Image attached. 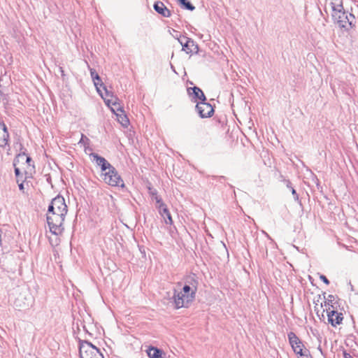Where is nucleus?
<instances>
[{"mask_svg":"<svg viewBox=\"0 0 358 358\" xmlns=\"http://www.w3.org/2000/svg\"><path fill=\"white\" fill-rule=\"evenodd\" d=\"M198 281L192 275H188L185 279V285L180 292L173 289V295L171 297L174 308H188L195 300L197 291Z\"/></svg>","mask_w":358,"mask_h":358,"instance_id":"obj_1","label":"nucleus"},{"mask_svg":"<svg viewBox=\"0 0 358 358\" xmlns=\"http://www.w3.org/2000/svg\"><path fill=\"white\" fill-rule=\"evenodd\" d=\"M329 5L332 10V19L341 28L349 30L355 27V17L353 14L349 13L344 10L342 0L338 3L330 0Z\"/></svg>","mask_w":358,"mask_h":358,"instance_id":"obj_2","label":"nucleus"},{"mask_svg":"<svg viewBox=\"0 0 358 358\" xmlns=\"http://www.w3.org/2000/svg\"><path fill=\"white\" fill-rule=\"evenodd\" d=\"M66 215H62L59 213L47 211L46 220L50 231L55 234H61L64 229V222Z\"/></svg>","mask_w":358,"mask_h":358,"instance_id":"obj_3","label":"nucleus"},{"mask_svg":"<svg viewBox=\"0 0 358 358\" xmlns=\"http://www.w3.org/2000/svg\"><path fill=\"white\" fill-rule=\"evenodd\" d=\"M80 358H104L100 350L92 343L87 341H79Z\"/></svg>","mask_w":358,"mask_h":358,"instance_id":"obj_4","label":"nucleus"},{"mask_svg":"<svg viewBox=\"0 0 358 358\" xmlns=\"http://www.w3.org/2000/svg\"><path fill=\"white\" fill-rule=\"evenodd\" d=\"M287 337L294 353L303 357H312L308 349L303 350L304 345L295 333L290 331L288 333Z\"/></svg>","mask_w":358,"mask_h":358,"instance_id":"obj_5","label":"nucleus"},{"mask_svg":"<svg viewBox=\"0 0 358 358\" xmlns=\"http://www.w3.org/2000/svg\"><path fill=\"white\" fill-rule=\"evenodd\" d=\"M103 180L106 183L114 187H125L124 182L115 167L112 166L102 173Z\"/></svg>","mask_w":358,"mask_h":358,"instance_id":"obj_6","label":"nucleus"},{"mask_svg":"<svg viewBox=\"0 0 358 358\" xmlns=\"http://www.w3.org/2000/svg\"><path fill=\"white\" fill-rule=\"evenodd\" d=\"M48 211L59 213L62 215H66L68 212V207L65 203L64 198L61 195H57L52 199L48 208Z\"/></svg>","mask_w":358,"mask_h":358,"instance_id":"obj_7","label":"nucleus"},{"mask_svg":"<svg viewBox=\"0 0 358 358\" xmlns=\"http://www.w3.org/2000/svg\"><path fill=\"white\" fill-rule=\"evenodd\" d=\"M195 110L201 118L210 117L214 114V108L212 105L206 101L197 102Z\"/></svg>","mask_w":358,"mask_h":358,"instance_id":"obj_8","label":"nucleus"},{"mask_svg":"<svg viewBox=\"0 0 358 358\" xmlns=\"http://www.w3.org/2000/svg\"><path fill=\"white\" fill-rule=\"evenodd\" d=\"M187 91L188 95L192 97V101L194 103H197L198 100H200V101H206L207 100L204 93L199 87H188Z\"/></svg>","mask_w":358,"mask_h":358,"instance_id":"obj_9","label":"nucleus"},{"mask_svg":"<svg viewBox=\"0 0 358 358\" xmlns=\"http://www.w3.org/2000/svg\"><path fill=\"white\" fill-rule=\"evenodd\" d=\"M32 298L29 294L28 296L20 294L14 301V306L20 309L28 308L31 305Z\"/></svg>","mask_w":358,"mask_h":358,"instance_id":"obj_10","label":"nucleus"},{"mask_svg":"<svg viewBox=\"0 0 358 358\" xmlns=\"http://www.w3.org/2000/svg\"><path fill=\"white\" fill-rule=\"evenodd\" d=\"M183 38L185 41L183 45L182 50L187 54H197L199 52V45L194 41L185 36H183Z\"/></svg>","mask_w":358,"mask_h":358,"instance_id":"obj_11","label":"nucleus"},{"mask_svg":"<svg viewBox=\"0 0 358 358\" xmlns=\"http://www.w3.org/2000/svg\"><path fill=\"white\" fill-rule=\"evenodd\" d=\"M330 309V308H329ZM328 322L333 326L336 327L337 325L342 323L343 316L341 313H338L337 310H327Z\"/></svg>","mask_w":358,"mask_h":358,"instance_id":"obj_12","label":"nucleus"},{"mask_svg":"<svg viewBox=\"0 0 358 358\" xmlns=\"http://www.w3.org/2000/svg\"><path fill=\"white\" fill-rule=\"evenodd\" d=\"M90 156L93 158V160L96 162V164L101 167L103 173L113 166L104 157L99 156L96 153L93 152Z\"/></svg>","mask_w":358,"mask_h":358,"instance_id":"obj_13","label":"nucleus"},{"mask_svg":"<svg viewBox=\"0 0 358 358\" xmlns=\"http://www.w3.org/2000/svg\"><path fill=\"white\" fill-rule=\"evenodd\" d=\"M153 8L154 10L162 17H169L171 15V11L167 8L162 1H155Z\"/></svg>","mask_w":358,"mask_h":358,"instance_id":"obj_14","label":"nucleus"},{"mask_svg":"<svg viewBox=\"0 0 358 358\" xmlns=\"http://www.w3.org/2000/svg\"><path fill=\"white\" fill-rule=\"evenodd\" d=\"M159 210V213L161 216L164 218V222L166 224H172L173 220L171 213L166 206V205L161 204V206H157Z\"/></svg>","mask_w":358,"mask_h":358,"instance_id":"obj_15","label":"nucleus"},{"mask_svg":"<svg viewBox=\"0 0 358 358\" xmlns=\"http://www.w3.org/2000/svg\"><path fill=\"white\" fill-rule=\"evenodd\" d=\"M147 354L150 358H163V355H165L162 350L153 346L149 347Z\"/></svg>","mask_w":358,"mask_h":358,"instance_id":"obj_16","label":"nucleus"},{"mask_svg":"<svg viewBox=\"0 0 358 358\" xmlns=\"http://www.w3.org/2000/svg\"><path fill=\"white\" fill-rule=\"evenodd\" d=\"M9 134L7 127L4 129L0 130V147H5L8 144Z\"/></svg>","mask_w":358,"mask_h":358,"instance_id":"obj_17","label":"nucleus"},{"mask_svg":"<svg viewBox=\"0 0 358 358\" xmlns=\"http://www.w3.org/2000/svg\"><path fill=\"white\" fill-rule=\"evenodd\" d=\"M93 82H94L95 87H96L97 91L99 92L100 95L102 97H103V94L101 93L100 87H102L103 89V90L106 92V96H112L111 92L107 90L106 86L103 84V83L102 82L101 78H100V80H93Z\"/></svg>","mask_w":358,"mask_h":358,"instance_id":"obj_18","label":"nucleus"},{"mask_svg":"<svg viewBox=\"0 0 358 358\" xmlns=\"http://www.w3.org/2000/svg\"><path fill=\"white\" fill-rule=\"evenodd\" d=\"M282 182L285 183L286 187L289 189L292 192V194L293 195L294 199L297 201L300 202L299 201V196L297 194L296 189L293 187L292 182L288 179H283Z\"/></svg>","mask_w":358,"mask_h":358,"instance_id":"obj_19","label":"nucleus"},{"mask_svg":"<svg viewBox=\"0 0 358 358\" xmlns=\"http://www.w3.org/2000/svg\"><path fill=\"white\" fill-rule=\"evenodd\" d=\"M27 156V153L24 152V151L19 152L18 155L14 159L13 166H16L20 163H23L24 161H25Z\"/></svg>","mask_w":358,"mask_h":358,"instance_id":"obj_20","label":"nucleus"},{"mask_svg":"<svg viewBox=\"0 0 358 358\" xmlns=\"http://www.w3.org/2000/svg\"><path fill=\"white\" fill-rule=\"evenodd\" d=\"M180 6L186 10L193 11L195 9V6H193L188 0H178Z\"/></svg>","mask_w":358,"mask_h":358,"instance_id":"obj_21","label":"nucleus"},{"mask_svg":"<svg viewBox=\"0 0 358 358\" xmlns=\"http://www.w3.org/2000/svg\"><path fill=\"white\" fill-rule=\"evenodd\" d=\"M14 172H15V177H16V180H17V182L19 183V182L23 180H22V174L20 170V169L18 167L16 166H14Z\"/></svg>","mask_w":358,"mask_h":358,"instance_id":"obj_22","label":"nucleus"},{"mask_svg":"<svg viewBox=\"0 0 358 358\" xmlns=\"http://www.w3.org/2000/svg\"><path fill=\"white\" fill-rule=\"evenodd\" d=\"M334 299H335L334 296L332 294H329L328 296L327 301H325V306L328 305L329 306L334 308V306L332 303H333V301H334Z\"/></svg>","mask_w":358,"mask_h":358,"instance_id":"obj_23","label":"nucleus"},{"mask_svg":"<svg viewBox=\"0 0 358 358\" xmlns=\"http://www.w3.org/2000/svg\"><path fill=\"white\" fill-rule=\"evenodd\" d=\"M90 74H91V77L93 80H100V76L96 72V71L94 69H90Z\"/></svg>","mask_w":358,"mask_h":358,"instance_id":"obj_24","label":"nucleus"},{"mask_svg":"<svg viewBox=\"0 0 358 358\" xmlns=\"http://www.w3.org/2000/svg\"><path fill=\"white\" fill-rule=\"evenodd\" d=\"M25 162L27 164V165L29 166H32L33 169H34V162H33L31 157H29L28 155H27V157L25 159Z\"/></svg>","mask_w":358,"mask_h":358,"instance_id":"obj_25","label":"nucleus"},{"mask_svg":"<svg viewBox=\"0 0 358 358\" xmlns=\"http://www.w3.org/2000/svg\"><path fill=\"white\" fill-rule=\"evenodd\" d=\"M155 199L156 201V203H157V206H161V204L162 205H166L163 201H162V199L160 196H159L158 195H156L155 196Z\"/></svg>","mask_w":358,"mask_h":358,"instance_id":"obj_26","label":"nucleus"},{"mask_svg":"<svg viewBox=\"0 0 358 358\" xmlns=\"http://www.w3.org/2000/svg\"><path fill=\"white\" fill-rule=\"evenodd\" d=\"M121 117V120H119V121L120 122V123L124 126V127H127V124H129V120L127 118L126 116H124L123 117Z\"/></svg>","mask_w":358,"mask_h":358,"instance_id":"obj_27","label":"nucleus"},{"mask_svg":"<svg viewBox=\"0 0 358 358\" xmlns=\"http://www.w3.org/2000/svg\"><path fill=\"white\" fill-rule=\"evenodd\" d=\"M320 279L324 282L325 283L326 285H329L330 282L329 280H328V278L324 275H320Z\"/></svg>","mask_w":358,"mask_h":358,"instance_id":"obj_28","label":"nucleus"},{"mask_svg":"<svg viewBox=\"0 0 358 358\" xmlns=\"http://www.w3.org/2000/svg\"><path fill=\"white\" fill-rule=\"evenodd\" d=\"M18 184V187H19V189L22 192V193H25L24 192V180H22L20 182H19Z\"/></svg>","mask_w":358,"mask_h":358,"instance_id":"obj_29","label":"nucleus"},{"mask_svg":"<svg viewBox=\"0 0 358 358\" xmlns=\"http://www.w3.org/2000/svg\"><path fill=\"white\" fill-rule=\"evenodd\" d=\"M59 71L61 73V76H62V78L64 79L65 73H64V71L62 66L59 67Z\"/></svg>","mask_w":358,"mask_h":358,"instance_id":"obj_30","label":"nucleus"},{"mask_svg":"<svg viewBox=\"0 0 358 358\" xmlns=\"http://www.w3.org/2000/svg\"><path fill=\"white\" fill-rule=\"evenodd\" d=\"M343 357L344 358H353L352 356L346 351H343Z\"/></svg>","mask_w":358,"mask_h":358,"instance_id":"obj_31","label":"nucleus"},{"mask_svg":"<svg viewBox=\"0 0 358 358\" xmlns=\"http://www.w3.org/2000/svg\"><path fill=\"white\" fill-rule=\"evenodd\" d=\"M178 42L180 43V45L183 47L184 43L185 41V40L183 38V36L182 37L180 36V38H178Z\"/></svg>","mask_w":358,"mask_h":358,"instance_id":"obj_32","label":"nucleus"},{"mask_svg":"<svg viewBox=\"0 0 358 358\" xmlns=\"http://www.w3.org/2000/svg\"><path fill=\"white\" fill-rule=\"evenodd\" d=\"M23 151H24V152H27L26 148L23 146L22 143H20V152Z\"/></svg>","mask_w":358,"mask_h":358,"instance_id":"obj_33","label":"nucleus"},{"mask_svg":"<svg viewBox=\"0 0 358 358\" xmlns=\"http://www.w3.org/2000/svg\"><path fill=\"white\" fill-rule=\"evenodd\" d=\"M6 128V124H4L3 121L0 120V130L4 129Z\"/></svg>","mask_w":358,"mask_h":358,"instance_id":"obj_34","label":"nucleus"},{"mask_svg":"<svg viewBox=\"0 0 358 358\" xmlns=\"http://www.w3.org/2000/svg\"><path fill=\"white\" fill-rule=\"evenodd\" d=\"M150 194L152 195V196H156L157 195V192L156 189H154V190H151V189L150 188Z\"/></svg>","mask_w":358,"mask_h":358,"instance_id":"obj_35","label":"nucleus"},{"mask_svg":"<svg viewBox=\"0 0 358 358\" xmlns=\"http://www.w3.org/2000/svg\"><path fill=\"white\" fill-rule=\"evenodd\" d=\"M1 234H2V231L0 229V245H1Z\"/></svg>","mask_w":358,"mask_h":358,"instance_id":"obj_36","label":"nucleus"},{"mask_svg":"<svg viewBox=\"0 0 358 358\" xmlns=\"http://www.w3.org/2000/svg\"><path fill=\"white\" fill-rule=\"evenodd\" d=\"M280 181L282 182L283 179H286L282 175L280 176Z\"/></svg>","mask_w":358,"mask_h":358,"instance_id":"obj_37","label":"nucleus"},{"mask_svg":"<svg viewBox=\"0 0 358 358\" xmlns=\"http://www.w3.org/2000/svg\"><path fill=\"white\" fill-rule=\"evenodd\" d=\"M177 285H178V286H180V285H182V282H178V283H177Z\"/></svg>","mask_w":358,"mask_h":358,"instance_id":"obj_38","label":"nucleus"},{"mask_svg":"<svg viewBox=\"0 0 358 358\" xmlns=\"http://www.w3.org/2000/svg\"><path fill=\"white\" fill-rule=\"evenodd\" d=\"M303 358H304V357H303Z\"/></svg>","mask_w":358,"mask_h":358,"instance_id":"obj_39","label":"nucleus"}]
</instances>
